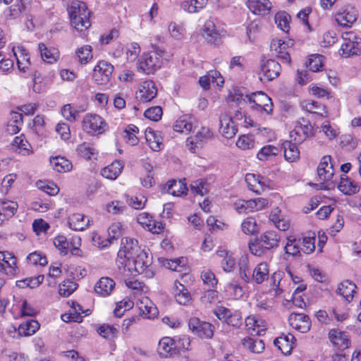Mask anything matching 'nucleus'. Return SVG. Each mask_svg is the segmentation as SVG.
Wrapping results in <instances>:
<instances>
[{"mask_svg":"<svg viewBox=\"0 0 361 361\" xmlns=\"http://www.w3.org/2000/svg\"><path fill=\"white\" fill-rule=\"evenodd\" d=\"M281 148L272 145L262 147L257 154V158L261 161H269L275 159L280 153Z\"/></svg>","mask_w":361,"mask_h":361,"instance_id":"obj_32","label":"nucleus"},{"mask_svg":"<svg viewBox=\"0 0 361 361\" xmlns=\"http://www.w3.org/2000/svg\"><path fill=\"white\" fill-rule=\"evenodd\" d=\"M236 100L239 102L243 101L248 103L252 109L259 111L263 110L267 114H271L273 111L271 99L262 92H253L250 94H247L245 96L241 94L236 98Z\"/></svg>","mask_w":361,"mask_h":361,"instance_id":"obj_3","label":"nucleus"},{"mask_svg":"<svg viewBox=\"0 0 361 361\" xmlns=\"http://www.w3.org/2000/svg\"><path fill=\"white\" fill-rule=\"evenodd\" d=\"M270 47L272 51H275L277 57L281 59L282 62L286 63H290L289 53L290 48L288 42L281 39H274L272 40Z\"/></svg>","mask_w":361,"mask_h":361,"instance_id":"obj_19","label":"nucleus"},{"mask_svg":"<svg viewBox=\"0 0 361 361\" xmlns=\"http://www.w3.org/2000/svg\"><path fill=\"white\" fill-rule=\"evenodd\" d=\"M145 138L149 147L154 152L160 151L163 147V137L159 131L148 128L145 131Z\"/></svg>","mask_w":361,"mask_h":361,"instance_id":"obj_26","label":"nucleus"},{"mask_svg":"<svg viewBox=\"0 0 361 361\" xmlns=\"http://www.w3.org/2000/svg\"><path fill=\"white\" fill-rule=\"evenodd\" d=\"M16 257L8 252L0 251V271H4L7 275H15L18 267Z\"/></svg>","mask_w":361,"mask_h":361,"instance_id":"obj_14","label":"nucleus"},{"mask_svg":"<svg viewBox=\"0 0 361 361\" xmlns=\"http://www.w3.org/2000/svg\"><path fill=\"white\" fill-rule=\"evenodd\" d=\"M214 313L219 319L230 326L239 327L242 324V316L238 310H232L220 306L214 310Z\"/></svg>","mask_w":361,"mask_h":361,"instance_id":"obj_7","label":"nucleus"},{"mask_svg":"<svg viewBox=\"0 0 361 361\" xmlns=\"http://www.w3.org/2000/svg\"><path fill=\"white\" fill-rule=\"evenodd\" d=\"M51 164L54 169L59 173L70 171L73 167L71 162L63 157H56L53 158L51 160Z\"/></svg>","mask_w":361,"mask_h":361,"instance_id":"obj_46","label":"nucleus"},{"mask_svg":"<svg viewBox=\"0 0 361 361\" xmlns=\"http://www.w3.org/2000/svg\"><path fill=\"white\" fill-rule=\"evenodd\" d=\"M292 139L290 141L286 140L281 145V148L283 149L284 158L288 162H295L300 159V150L298 148V145Z\"/></svg>","mask_w":361,"mask_h":361,"instance_id":"obj_24","label":"nucleus"},{"mask_svg":"<svg viewBox=\"0 0 361 361\" xmlns=\"http://www.w3.org/2000/svg\"><path fill=\"white\" fill-rule=\"evenodd\" d=\"M242 231L245 234L253 235L257 232V224L253 217H247L241 225Z\"/></svg>","mask_w":361,"mask_h":361,"instance_id":"obj_59","label":"nucleus"},{"mask_svg":"<svg viewBox=\"0 0 361 361\" xmlns=\"http://www.w3.org/2000/svg\"><path fill=\"white\" fill-rule=\"evenodd\" d=\"M313 135V128L309 121L302 119L298 121L293 130L290 133V137L296 143L302 142L307 137Z\"/></svg>","mask_w":361,"mask_h":361,"instance_id":"obj_10","label":"nucleus"},{"mask_svg":"<svg viewBox=\"0 0 361 361\" xmlns=\"http://www.w3.org/2000/svg\"><path fill=\"white\" fill-rule=\"evenodd\" d=\"M151 263V257L143 249H141L131 259V264H133L134 270L137 273L142 272Z\"/></svg>","mask_w":361,"mask_h":361,"instance_id":"obj_23","label":"nucleus"},{"mask_svg":"<svg viewBox=\"0 0 361 361\" xmlns=\"http://www.w3.org/2000/svg\"><path fill=\"white\" fill-rule=\"evenodd\" d=\"M357 10L347 6L342 11L336 14L335 18L338 25L343 27H350L357 19Z\"/></svg>","mask_w":361,"mask_h":361,"instance_id":"obj_12","label":"nucleus"},{"mask_svg":"<svg viewBox=\"0 0 361 361\" xmlns=\"http://www.w3.org/2000/svg\"><path fill=\"white\" fill-rule=\"evenodd\" d=\"M334 173L331 156H324L317 168V174L321 180H330Z\"/></svg>","mask_w":361,"mask_h":361,"instance_id":"obj_18","label":"nucleus"},{"mask_svg":"<svg viewBox=\"0 0 361 361\" xmlns=\"http://www.w3.org/2000/svg\"><path fill=\"white\" fill-rule=\"evenodd\" d=\"M338 189L344 195H352L359 192L360 186L347 176L342 175L338 185Z\"/></svg>","mask_w":361,"mask_h":361,"instance_id":"obj_31","label":"nucleus"},{"mask_svg":"<svg viewBox=\"0 0 361 361\" xmlns=\"http://www.w3.org/2000/svg\"><path fill=\"white\" fill-rule=\"evenodd\" d=\"M219 132L224 137L231 139L236 135L238 128L233 118L226 114H222L219 116Z\"/></svg>","mask_w":361,"mask_h":361,"instance_id":"obj_13","label":"nucleus"},{"mask_svg":"<svg viewBox=\"0 0 361 361\" xmlns=\"http://www.w3.org/2000/svg\"><path fill=\"white\" fill-rule=\"evenodd\" d=\"M75 54L80 63L86 64L92 59V47L90 45L83 46L76 50Z\"/></svg>","mask_w":361,"mask_h":361,"instance_id":"obj_53","label":"nucleus"},{"mask_svg":"<svg viewBox=\"0 0 361 361\" xmlns=\"http://www.w3.org/2000/svg\"><path fill=\"white\" fill-rule=\"evenodd\" d=\"M189 329L202 338H211L214 335V326L209 322L201 321L197 317H192L188 322Z\"/></svg>","mask_w":361,"mask_h":361,"instance_id":"obj_9","label":"nucleus"},{"mask_svg":"<svg viewBox=\"0 0 361 361\" xmlns=\"http://www.w3.org/2000/svg\"><path fill=\"white\" fill-rule=\"evenodd\" d=\"M71 25L78 31L87 29L91 23L90 20V11L86 4L80 1H73L68 8Z\"/></svg>","mask_w":361,"mask_h":361,"instance_id":"obj_1","label":"nucleus"},{"mask_svg":"<svg viewBox=\"0 0 361 361\" xmlns=\"http://www.w3.org/2000/svg\"><path fill=\"white\" fill-rule=\"evenodd\" d=\"M208 0H190L182 3V8L190 13L198 12L207 4Z\"/></svg>","mask_w":361,"mask_h":361,"instance_id":"obj_48","label":"nucleus"},{"mask_svg":"<svg viewBox=\"0 0 361 361\" xmlns=\"http://www.w3.org/2000/svg\"><path fill=\"white\" fill-rule=\"evenodd\" d=\"M12 149L23 155L30 154V143L25 139L23 135L17 136L11 142Z\"/></svg>","mask_w":361,"mask_h":361,"instance_id":"obj_41","label":"nucleus"},{"mask_svg":"<svg viewBox=\"0 0 361 361\" xmlns=\"http://www.w3.org/2000/svg\"><path fill=\"white\" fill-rule=\"evenodd\" d=\"M221 32L216 30L214 23L208 20L204 23L202 28V36L211 44H218L221 42Z\"/></svg>","mask_w":361,"mask_h":361,"instance_id":"obj_20","label":"nucleus"},{"mask_svg":"<svg viewBox=\"0 0 361 361\" xmlns=\"http://www.w3.org/2000/svg\"><path fill=\"white\" fill-rule=\"evenodd\" d=\"M157 353L161 357L169 358L178 354L176 341L170 337L162 338L158 344Z\"/></svg>","mask_w":361,"mask_h":361,"instance_id":"obj_11","label":"nucleus"},{"mask_svg":"<svg viewBox=\"0 0 361 361\" xmlns=\"http://www.w3.org/2000/svg\"><path fill=\"white\" fill-rule=\"evenodd\" d=\"M38 48L42 59L48 63H54L59 57V52L56 49H49L44 43H39L38 44Z\"/></svg>","mask_w":361,"mask_h":361,"instance_id":"obj_44","label":"nucleus"},{"mask_svg":"<svg viewBox=\"0 0 361 361\" xmlns=\"http://www.w3.org/2000/svg\"><path fill=\"white\" fill-rule=\"evenodd\" d=\"M78 288V284L72 281L68 280L63 281L59 285V293L63 297H68Z\"/></svg>","mask_w":361,"mask_h":361,"instance_id":"obj_58","label":"nucleus"},{"mask_svg":"<svg viewBox=\"0 0 361 361\" xmlns=\"http://www.w3.org/2000/svg\"><path fill=\"white\" fill-rule=\"evenodd\" d=\"M20 55L19 56L16 53H14L17 60V65L19 70L25 71V69H27L28 66L30 65V59L25 49H20Z\"/></svg>","mask_w":361,"mask_h":361,"instance_id":"obj_61","label":"nucleus"},{"mask_svg":"<svg viewBox=\"0 0 361 361\" xmlns=\"http://www.w3.org/2000/svg\"><path fill=\"white\" fill-rule=\"evenodd\" d=\"M260 66L262 73L268 80L274 79L280 74L281 66L275 60H262Z\"/></svg>","mask_w":361,"mask_h":361,"instance_id":"obj_22","label":"nucleus"},{"mask_svg":"<svg viewBox=\"0 0 361 361\" xmlns=\"http://www.w3.org/2000/svg\"><path fill=\"white\" fill-rule=\"evenodd\" d=\"M141 250L137 240L125 238L122 240L121 247L118 252L116 264L118 268L124 270L128 268L130 271L132 258Z\"/></svg>","mask_w":361,"mask_h":361,"instance_id":"obj_2","label":"nucleus"},{"mask_svg":"<svg viewBox=\"0 0 361 361\" xmlns=\"http://www.w3.org/2000/svg\"><path fill=\"white\" fill-rule=\"evenodd\" d=\"M185 263L186 259L184 257H180L176 259H164L163 261L164 267L178 272L182 271V269L185 267Z\"/></svg>","mask_w":361,"mask_h":361,"instance_id":"obj_52","label":"nucleus"},{"mask_svg":"<svg viewBox=\"0 0 361 361\" xmlns=\"http://www.w3.org/2000/svg\"><path fill=\"white\" fill-rule=\"evenodd\" d=\"M259 239L262 243L266 250H270L279 246L280 236L275 231H268L263 233Z\"/></svg>","mask_w":361,"mask_h":361,"instance_id":"obj_35","label":"nucleus"},{"mask_svg":"<svg viewBox=\"0 0 361 361\" xmlns=\"http://www.w3.org/2000/svg\"><path fill=\"white\" fill-rule=\"evenodd\" d=\"M284 276L285 273L281 271L274 272L271 276V286L276 295H280L284 290Z\"/></svg>","mask_w":361,"mask_h":361,"instance_id":"obj_47","label":"nucleus"},{"mask_svg":"<svg viewBox=\"0 0 361 361\" xmlns=\"http://www.w3.org/2000/svg\"><path fill=\"white\" fill-rule=\"evenodd\" d=\"M302 106L307 111L312 114H317L322 117L326 118L329 116L326 107L317 102L305 101L302 103Z\"/></svg>","mask_w":361,"mask_h":361,"instance_id":"obj_40","label":"nucleus"},{"mask_svg":"<svg viewBox=\"0 0 361 361\" xmlns=\"http://www.w3.org/2000/svg\"><path fill=\"white\" fill-rule=\"evenodd\" d=\"M157 94V89L152 80L144 81L136 93V97L141 102H148L152 100Z\"/></svg>","mask_w":361,"mask_h":361,"instance_id":"obj_16","label":"nucleus"},{"mask_svg":"<svg viewBox=\"0 0 361 361\" xmlns=\"http://www.w3.org/2000/svg\"><path fill=\"white\" fill-rule=\"evenodd\" d=\"M245 348L254 353H261L264 350V343L262 340L252 338H245L242 341Z\"/></svg>","mask_w":361,"mask_h":361,"instance_id":"obj_42","label":"nucleus"},{"mask_svg":"<svg viewBox=\"0 0 361 361\" xmlns=\"http://www.w3.org/2000/svg\"><path fill=\"white\" fill-rule=\"evenodd\" d=\"M114 66L106 61H100L94 67L92 80L97 85H104L109 82Z\"/></svg>","mask_w":361,"mask_h":361,"instance_id":"obj_8","label":"nucleus"},{"mask_svg":"<svg viewBox=\"0 0 361 361\" xmlns=\"http://www.w3.org/2000/svg\"><path fill=\"white\" fill-rule=\"evenodd\" d=\"M18 207V204L16 202L3 199L0 200V209L4 219L13 216L17 212Z\"/></svg>","mask_w":361,"mask_h":361,"instance_id":"obj_45","label":"nucleus"},{"mask_svg":"<svg viewBox=\"0 0 361 361\" xmlns=\"http://www.w3.org/2000/svg\"><path fill=\"white\" fill-rule=\"evenodd\" d=\"M63 117L68 121L74 122L76 120L78 111L75 110L71 104H65L61 110Z\"/></svg>","mask_w":361,"mask_h":361,"instance_id":"obj_62","label":"nucleus"},{"mask_svg":"<svg viewBox=\"0 0 361 361\" xmlns=\"http://www.w3.org/2000/svg\"><path fill=\"white\" fill-rule=\"evenodd\" d=\"M123 168V165L119 160H116L112 162L110 165L104 167L101 174L104 178L110 180H115L118 175L121 173Z\"/></svg>","mask_w":361,"mask_h":361,"instance_id":"obj_36","label":"nucleus"},{"mask_svg":"<svg viewBox=\"0 0 361 361\" xmlns=\"http://www.w3.org/2000/svg\"><path fill=\"white\" fill-rule=\"evenodd\" d=\"M194 118L189 115H183L176 120L173 129L176 132L188 134L193 128Z\"/></svg>","mask_w":361,"mask_h":361,"instance_id":"obj_33","label":"nucleus"},{"mask_svg":"<svg viewBox=\"0 0 361 361\" xmlns=\"http://www.w3.org/2000/svg\"><path fill=\"white\" fill-rule=\"evenodd\" d=\"M324 57L320 54H312L310 56L307 67L312 72H317L321 70L324 65Z\"/></svg>","mask_w":361,"mask_h":361,"instance_id":"obj_55","label":"nucleus"},{"mask_svg":"<svg viewBox=\"0 0 361 361\" xmlns=\"http://www.w3.org/2000/svg\"><path fill=\"white\" fill-rule=\"evenodd\" d=\"M343 43L341 45V54L345 58L358 55L361 52V38L357 37L353 32L343 34Z\"/></svg>","mask_w":361,"mask_h":361,"instance_id":"obj_6","label":"nucleus"},{"mask_svg":"<svg viewBox=\"0 0 361 361\" xmlns=\"http://www.w3.org/2000/svg\"><path fill=\"white\" fill-rule=\"evenodd\" d=\"M329 337L333 345L340 350H345L350 345L348 336L345 332L333 329L330 331Z\"/></svg>","mask_w":361,"mask_h":361,"instance_id":"obj_25","label":"nucleus"},{"mask_svg":"<svg viewBox=\"0 0 361 361\" xmlns=\"http://www.w3.org/2000/svg\"><path fill=\"white\" fill-rule=\"evenodd\" d=\"M290 16L284 11L279 12L275 15V23L278 27L286 33H288L290 29Z\"/></svg>","mask_w":361,"mask_h":361,"instance_id":"obj_50","label":"nucleus"},{"mask_svg":"<svg viewBox=\"0 0 361 361\" xmlns=\"http://www.w3.org/2000/svg\"><path fill=\"white\" fill-rule=\"evenodd\" d=\"M138 132V128L133 124H130L122 130L121 136L128 145L135 146L138 143V138L136 136V133Z\"/></svg>","mask_w":361,"mask_h":361,"instance_id":"obj_43","label":"nucleus"},{"mask_svg":"<svg viewBox=\"0 0 361 361\" xmlns=\"http://www.w3.org/2000/svg\"><path fill=\"white\" fill-rule=\"evenodd\" d=\"M90 219L84 214L76 213L68 217L69 227L75 231H83L90 224Z\"/></svg>","mask_w":361,"mask_h":361,"instance_id":"obj_30","label":"nucleus"},{"mask_svg":"<svg viewBox=\"0 0 361 361\" xmlns=\"http://www.w3.org/2000/svg\"><path fill=\"white\" fill-rule=\"evenodd\" d=\"M161 50H153L142 55L139 59V68L147 74L154 73L162 64Z\"/></svg>","mask_w":361,"mask_h":361,"instance_id":"obj_4","label":"nucleus"},{"mask_svg":"<svg viewBox=\"0 0 361 361\" xmlns=\"http://www.w3.org/2000/svg\"><path fill=\"white\" fill-rule=\"evenodd\" d=\"M116 283L107 276L100 278L94 286V292L98 296L107 297L114 290Z\"/></svg>","mask_w":361,"mask_h":361,"instance_id":"obj_17","label":"nucleus"},{"mask_svg":"<svg viewBox=\"0 0 361 361\" xmlns=\"http://www.w3.org/2000/svg\"><path fill=\"white\" fill-rule=\"evenodd\" d=\"M295 337L292 334H282L276 338L274 343V345L284 355H289L293 350Z\"/></svg>","mask_w":361,"mask_h":361,"instance_id":"obj_27","label":"nucleus"},{"mask_svg":"<svg viewBox=\"0 0 361 361\" xmlns=\"http://www.w3.org/2000/svg\"><path fill=\"white\" fill-rule=\"evenodd\" d=\"M163 190L173 196H181L186 194L188 190L184 180H169L164 186Z\"/></svg>","mask_w":361,"mask_h":361,"instance_id":"obj_28","label":"nucleus"},{"mask_svg":"<svg viewBox=\"0 0 361 361\" xmlns=\"http://www.w3.org/2000/svg\"><path fill=\"white\" fill-rule=\"evenodd\" d=\"M356 285L349 280L342 281L338 286L336 292L338 294L342 295L347 301L350 302L353 300Z\"/></svg>","mask_w":361,"mask_h":361,"instance_id":"obj_34","label":"nucleus"},{"mask_svg":"<svg viewBox=\"0 0 361 361\" xmlns=\"http://www.w3.org/2000/svg\"><path fill=\"white\" fill-rule=\"evenodd\" d=\"M53 243L62 255H66L68 253L69 243L65 236L59 235L56 237Z\"/></svg>","mask_w":361,"mask_h":361,"instance_id":"obj_64","label":"nucleus"},{"mask_svg":"<svg viewBox=\"0 0 361 361\" xmlns=\"http://www.w3.org/2000/svg\"><path fill=\"white\" fill-rule=\"evenodd\" d=\"M315 235L314 233L309 234L305 236L302 240L301 250L305 254H310L315 250Z\"/></svg>","mask_w":361,"mask_h":361,"instance_id":"obj_56","label":"nucleus"},{"mask_svg":"<svg viewBox=\"0 0 361 361\" xmlns=\"http://www.w3.org/2000/svg\"><path fill=\"white\" fill-rule=\"evenodd\" d=\"M151 305V301L148 298H144L140 300L139 310L140 312L147 318H151L157 314V308Z\"/></svg>","mask_w":361,"mask_h":361,"instance_id":"obj_54","label":"nucleus"},{"mask_svg":"<svg viewBox=\"0 0 361 361\" xmlns=\"http://www.w3.org/2000/svg\"><path fill=\"white\" fill-rule=\"evenodd\" d=\"M39 324L37 320L29 319L20 324L18 332L20 336H29L33 335L39 329Z\"/></svg>","mask_w":361,"mask_h":361,"instance_id":"obj_39","label":"nucleus"},{"mask_svg":"<svg viewBox=\"0 0 361 361\" xmlns=\"http://www.w3.org/2000/svg\"><path fill=\"white\" fill-rule=\"evenodd\" d=\"M27 260L30 264L40 265L42 267L46 266L48 263L45 255L37 251L29 254L27 257Z\"/></svg>","mask_w":361,"mask_h":361,"instance_id":"obj_57","label":"nucleus"},{"mask_svg":"<svg viewBox=\"0 0 361 361\" xmlns=\"http://www.w3.org/2000/svg\"><path fill=\"white\" fill-rule=\"evenodd\" d=\"M300 240L289 237L287 238V243L284 247L285 253L287 255L297 256L300 254L301 247H300Z\"/></svg>","mask_w":361,"mask_h":361,"instance_id":"obj_49","label":"nucleus"},{"mask_svg":"<svg viewBox=\"0 0 361 361\" xmlns=\"http://www.w3.org/2000/svg\"><path fill=\"white\" fill-rule=\"evenodd\" d=\"M236 146L243 150L250 149L255 147V140L252 136H240L236 142Z\"/></svg>","mask_w":361,"mask_h":361,"instance_id":"obj_63","label":"nucleus"},{"mask_svg":"<svg viewBox=\"0 0 361 361\" xmlns=\"http://www.w3.org/2000/svg\"><path fill=\"white\" fill-rule=\"evenodd\" d=\"M107 128L104 119L96 114H86L82 121V130L91 135L104 133Z\"/></svg>","mask_w":361,"mask_h":361,"instance_id":"obj_5","label":"nucleus"},{"mask_svg":"<svg viewBox=\"0 0 361 361\" xmlns=\"http://www.w3.org/2000/svg\"><path fill=\"white\" fill-rule=\"evenodd\" d=\"M247 6L252 13L262 16L268 15L272 7L269 0H247Z\"/></svg>","mask_w":361,"mask_h":361,"instance_id":"obj_21","label":"nucleus"},{"mask_svg":"<svg viewBox=\"0 0 361 361\" xmlns=\"http://www.w3.org/2000/svg\"><path fill=\"white\" fill-rule=\"evenodd\" d=\"M239 276L240 279L246 283L251 281L250 276L249 262L247 259H243L239 262Z\"/></svg>","mask_w":361,"mask_h":361,"instance_id":"obj_60","label":"nucleus"},{"mask_svg":"<svg viewBox=\"0 0 361 361\" xmlns=\"http://www.w3.org/2000/svg\"><path fill=\"white\" fill-rule=\"evenodd\" d=\"M173 289L174 290V296L178 303L183 305H188L191 301V295L184 285L176 281L174 282Z\"/></svg>","mask_w":361,"mask_h":361,"instance_id":"obj_29","label":"nucleus"},{"mask_svg":"<svg viewBox=\"0 0 361 361\" xmlns=\"http://www.w3.org/2000/svg\"><path fill=\"white\" fill-rule=\"evenodd\" d=\"M201 278L204 284L208 286V295L213 298L216 295V292L213 289L216 288L218 283V279L215 274L210 270H204L201 274Z\"/></svg>","mask_w":361,"mask_h":361,"instance_id":"obj_38","label":"nucleus"},{"mask_svg":"<svg viewBox=\"0 0 361 361\" xmlns=\"http://www.w3.org/2000/svg\"><path fill=\"white\" fill-rule=\"evenodd\" d=\"M269 269L266 262L257 264L252 271V279L257 284L262 283L269 278Z\"/></svg>","mask_w":361,"mask_h":361,"instance_id":"obj_37","label":"nucleus"},{"mask_svg":"<svg viewBox=\"0 0 361 361\" xmlns=\"http://www.w3.org/2000/svg\"><path fill=\"white\" fill-rule=\"evenodd\" d=\"M226 290L229 295L235 300L241 299L244 294V288L236 281H231L226 286Z\"/></svg>","mask_w":361,"mask_h":361,"instance_id":"obj_51","label":"nucleus"},{"mask_svg":"<svg viewBox=\"0 0 361 361\" xmlns=\"http://www.w3.org/2000/svg\"><path fill=\"white\" fill-rule=\"evenodd\" d=\"M290 325L301 333H306L310 329L311 322L307 315L292 313L288 317Z\"/></svg>","mask_w":361,"mask_h":361,"instance_id":"obj_15","label":"nucleus"}]
</instances>
